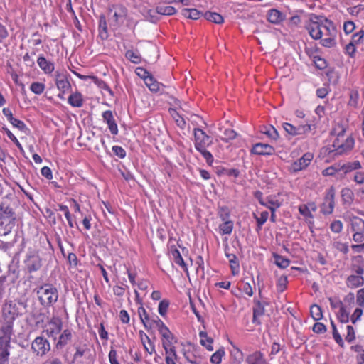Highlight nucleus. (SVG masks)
<instances>
[{"label":"nucleus","mask_w":364,"mask_h":364,"mask_svg":"<svg viewBox=\"0 0 364 364\" xmlns=\"http://www.w3.org/2000/svg\"><path fill=\"white\" fill-rule=\"evenodd\" d=\"M305 28L313 39L320 40L321 46L332 48L336 44L337 29L331 20L315 16L306 23Z\"/></svg>","instance_id":"f257e3e1"},{"label":"nucleus","mask_w":364,"mask_h":364,"mask_svg":"<svg viewBox=\"0 0 364 364\" xmlns=\"http://www.w3.org/2000/svg\"><path fill=\"white\" fill-rule=\"evenodd\" d=\"M344 126L337 124L332 131V134L336 136L333 141V149L336 154H344L350 151L354 146L355 141L351 136L345 134Z\"/></svg>","instance_id":"f03ea898"},{"label":"nucleus","mask_w":364,"mask_h":364,"mask_svg":"<svg viewBox=\"0 0 364 364\" xmlns=\"http://www.w3.org/2000/svg\"><path fill=\"white\" fill-rule=\"evenodd\" d=\"M193 135L195 149L202 154L208 165H212L214 160L213 156L207 150V147L212 143V139L200 128H195L193 129Z\"/></svg>","instance_id":"7ed1b4c3"},{"label":"nucleus","mask_w":364,"mask_h":364,"mask_svg":"<svg viewBox=\"0 0 364 364\" xmlns=\"http://www.w3.org/2000/svg\"><path fill=\"white\" fill-rule=\"evenodd\" d=\"M40 304L44 307L52 306L58 299V291L51 284H43L36 291Z\"/></svg>","instance_id":"20e7f679"},{"label":"nucleus","mask_w":364,"mask_h":364,"mask_svg":"<svg viewBox=\"0 0 364 364\" xmlns=\"http://www.w3.org/2000/svg\"><path fill=\"white\" fill-rule=\"evenodd\" d=\"M155 328L157 329L160 336L161 346L164 350L176 348L175 345L178 342L177 337L171 331L169 328L161 319L154 321Z\"/></svg>","instance_id":"39448f33"},{"label":"nucleus","mask_w":364,"mask_h":364,"mask_svg":"<svg viewBox=\"0 0 364 364\" xmlns=\"http://www.w3.org/2000/svg\"><path fill=\"white\" fill-rule=\"evenodd\" d=\"M18 307L13 301H6L2 307L1 325L14 328V322L18 316Z\"/></svg>","instance_id":"423d86ee"},{"label":"nucleus","mask_w":364,"mask_h":364,"mask_svg":"<svg viewBox=\"0 0 364 364\" xmlns=\"http://www.w3.org/2000/svg\"><path fill=\"white\" fill-rule=\"evenodd\" d=\"M16 215L13 208L6 203L0 205V225L4 226L6 233L15 225Z\"/></svg>","instance_id":"0eeeda50"},{"label":"nucleus","mask_w":364,"mask_h":364,"mask_svg":"<svg viewBox=\"0 0 364 364\" xmlns=\"http://www.w3.org/2000/svg\"><path fill=\"white\" fill-rule=\"evenodd\" d=\"M136 74L144 79L146 85L150 91H160L165 88V85L157 82L149 73L141 67H138L135 70Z\"/></svg>","instance_id":"6e6552de"},{"label":"nucleus","mask_w":364,"mask_h":364,"mask_svg":"<svg viewBox=\"0 0 364 364\" xmlns=\"http://www.w3.org/2000/svg\"><path fill=\"white\" fill-rule=\"evenodd\" d=\"M282 127L286 132L291 136L306 134L316 129L315 124L309 122H306L305 124H300L297 127L294 126L290 123L284 122L283 123Z\"/></svg>","instance_id":"1a4fd4ad"},{"label":"nucleus","mask_w":364,"mask_h":364,"mask_svg":"<svg viewBox=\"0 0 364 364\" xmlns=\"http://www.w3.org/2000/svg\"><path fill=\"white\" fill-rule=\"evenodd\" d=\"M31 350L37 356H43L50 350L48 341L43 336L36 337L31 343Z\"/></svg>","instance_id":"9d476101"},{"label":"nucleus","mask_w":364,"mask_h":364,"mask_svg":"<svg viewBox=\"0 0 364 364\" xmlns=\"http://www.w3.org/2000/svg\"><path fill=\"white\" fill-rule=\"evenodd\" d=\"M25 266L29 273L37 272L42 266V260L37 251H29L24 261Z\"/></svg>","instance_id":"9b49d317"},{"label":"nucleus","mask_w":364,"mask_h":364,"mask_svg":"<svg viewBox=\"0 0 364 364\" xmlns=\"http://www.w3.org/2000/svg\"><path fill=\"white\" fill-rule=\"evenodd\" d=\"M350 229L354 232L353 239L356 242L364 240V220L357 216L350 219Z\"/></svg>","instance_id":"f8f14e48"},{"label":"nucleus","mask_w":364,"mask_h":364,"mask_svg":"<svg viewBox=\"0 0 364 364\" xmlns=\"http://www.w3.org/2000/svg\"><path fill=\"white\" fill-rule=\"evenodd\" d=\"M257 194L259 195V203L269 208L270 210H276L277 208H279L283 203V199L282 198V193H277V195H271L266 198L265 200H264L261 195L262 193L260 192L257 193Z\"/></svg>","instance_id":"ddd939ff"},{"label":"nucleus","mask_w":364,"mask_h":364,"mask_svg":"<svg viewBox=\"0 0 364 364\" xmlns=\"http://www.w3.org/2000/svg\"><path fill=\"white\" fill-rule=\"evenodd\" d=\"M298 210L299 213L304 218L309 228H311V226L314 225L313 213L316 212L317 210L316 203L314 202H309L306 204H301L299 206Z\"/></svg>","instance_id":"4468645a"},{"label":"nucleus","mask_w":364,"mask_h":364,"mask_svg":"<svg viewBox=\"0 0 364 364\" xmlns=\"http://www.w3.org/2000/svg\"><path fill=\"white\" fill-rule=\"evenodd\" d=\"M314 159L311 152L305 153L299 159L293 162L289 168V171L296 173L305 169Z\"/></svg>","instance_id":"2eb2a0df"},{"label":"nucleus","mask_w":364,"mask_h":364,"mask_svg":"<svg viewBox=\"0 0 364 364\" xmlns=\"http://www.w3.org/2000/svg\"><path fill=\"white\" fill-rule=\"evenodd\" d=\"M13 328L11 326L1 325L0 327V350L9 351L11 336L13 335Z\"/></svg>","instance_id":"dca6fc26"},{"label":"nucleus","mask_w":364,"mask_h":364,"mask_svg":"<svg viewBox=\"0 0 364 364\" xmlns=\"http://www.w3.org/2000/svg\"><path fill=\"white\" fill-rule=\"evenodd\" d=\"M137 313L140 321L146 330L155 328V323H154V321H156V319H161L157 315L150 316L145 308L142 306L138 308Z\"/></svg>","instance_id":"f3484780"},{"label":"nucleus","mask_w":364,"mask_h":364,"mask_svg":"<svg viewBox=\"0 0 364 364\" xmlns=\"http://www.w3.org/2000/svg\"><path fill=\"white\" fill-rule=\"evenodd\" d=\"M62 328V321L58 317H52L49 321L46 328L43 331L49 337L55 336Z\"/></svg>","instance_id":"a211bd4d"},{"label":"nucleus","mask_w":364,"mask_h":364,"mask_svg":"<svg viewBox=\"0 0 364 364\" xmlns=\"http://www.w3.org/2000/svg\"><path fill=\"white\" fill-rule=\"evenodd\" d=\"M335 192L333 188H331L326 193L324 202L321 205V212L325 215L331 214L333 211L335 206Z\"/></svg>","instance_id":"6ab92c4d"},{"label":"nucleus","mask_w":364,"mask_h":364,"mask_svg":"<svg viewBox=\"0 0 364 364\" xmlns=\"http://www.w3.org/2000/svg\"><path fill=\"white\" fill-rule=\"evenodd\" d=\"M37 64L41 70L47 75L53 73L55 70L54 63L52 61L47 60L43 55L38 57Z\"/></svg>","instance_id":"aec40b11"},{"label":"nucleus","mask_w":364,"mask_h":364,"mask_svg":"<svg viewBox=\"0 0 364 364\" xmlns=\"http://www.w3.org/2000/svg\"><path fill=\"white\" fill-rule=\"evenodd\" d=\"M252 153L257 155H272L274 149L267 144L257 143L253 146Z\"/></svg>","instance_id":"412c9836"},{"label":"nucleus","mask_w":364,"mask_h":364,"mask_svg":"<svg viewBox=\"0 0 364 364\" xmlns=\"http://www.w3.org/2000/svg\"><path fill=\"white\" fill-rule=\"evenodd\" d=\"M286 15L276 9H269L267 14L268 21L273 24H279L285 19Z\"/></svg>","instance_id":"4be33fe9"},{"label":"nucleus","mask_w":364,"mask_h":364,"mask_svg":"<svg viewBox=\"0 0 364 364\" xmlns=\"http://www.w3.org/2000/svg\"><path fill=\"white\" fill-rule=\"evenodd\" d=\"M228 248H225V256L228 259L232 274L233 275H237L240 272V264L238 259L235 254L230 253L228 251Z\"/></svg>","instance_id":"5701e85b"},{"label":"nucleus","mask_w":364,"mask_h":364,"mask_svg":"<svg viewBox=\"0 0 364 364\" xmlns=\"http://www.w3.org/2000/svg\"><path fill=\"white\" fill-rule=\"evenodd\" d=\"M103 119L107 124L110 132L116 135L118 133V127L115 121L112 112L111 111H105L102 114Z\"/></svg>","instance_id":"b1692460"},{"label":"nucleus","mask_w":364,"mask_h":364,"mask_svg":"<svg viewBox=\"0 0 364 364\" xmlns=\"http://www.w3.org/2000/svg\"><path fill=\"white\" fill-rule=\"evenodd\" d=\"M364 284V278L360 275L352 274L346 279V286L350 289H355Z\"/></svg>","instance_id":"393cba45"},{"label":"nucleus","mask_w":364,"mask_h":364,"mask_svg":"<svg viewBox=\"0 0 364 364\" xmlns=\"http://www.w3.org/2000/svg\"><path fill=\"white\" fill-rule=\"evenodd\" d=\"M246 361L248 364H267L264 355L260 352H255L250 355Z\"/></svg>","instance_id":"a878e982"},{"label":"nucleus","mask_w":364,"mask_h":364,"mask_svg":"<svg viewBox=\"0 0 364 364\" xmlns=\"http://www.w3.org/2000/svg\"><path fill=\"white\" fill-rule=\"evenodd\" d=\"M361 164L358 161H350L341 165V169L344 173H348L353 171L359 170L361 168Z\"/></svg>","instance_id":"bb28decb"},{"label":"nucleus","mask_w":364,"mask_h":364,"mask_svg":"<svg viewBox=\"0 0 364 364\" xmlns=\"http://www.w3.org/2000/svg\"><path fill=\"white\" fill-rule=\"evenodd\" d=\"M200 343L204 346L208 350L213 351V339L208 336L207 333L204 331H200L199 333Z\"/></svg>","instance_id":"cd10ccee"},{"label":"nucleus","mask_w":364,"mask_h":364,"mask_svg":"<svg viewBox=\"0 0 364 364\" xmlns=\"http://www.w3.org/2000/svg\"><path fill=\"white\" fill-rule=\"evenodd\" d=\"M156 11L161 15L171 16L176 13V9L171 6L159 4L156 7Z\"/></svg>","instance_id":"c85d7f7f"},{"label":"nucleus","mask_w":364,"mask_h":364,"mask_svg":"<svg viewBox=\"0 0 364 364\" xmlns=\"http://www.w3.org/2000/svg\"><path fill=\"white\" fill-rule=\"evenodd\" d=\"M233 349L231 350V364H241L243 360L242 352L235 345H232Z\"/></svg>","instance_id":"c756f323"},{"label":"nucleus","mask_w":364,"mask_h":364,"mask_svg":"<svg viewBox=\"0 0 364 364\" xmlns=\"http://www.w3.org/2000/svg\"><path fill=\"white\" fill-rule=\"evenodd\" d=\"M233 225L232 220H225L219 225V233L222 235H230L233 230Z\"/></svg>","instance_id":"7c9ffc66"},{"label":"nucleus","mask_w":364,"mask_h":364,"mask_svg":"<svg viewBox=\"0 0 364 364\" xmlns=\"http://www.w3.org/2000/svg\"><path fill=\"white\" fill-rule=\"evenodd\" d=\"M253 217L257 223V230H259L262 229V225L267 221L269 213L267 211H262L259 214L254 213Z\"/></svg>","instance_id":"2f4dec72"},{"label":"nucleus","mask_w":364,"mask_h":364,"mask_svg":"<svg viewBox=\"0 0 364 364\" xmlns=\"http://www.w3.org/2000/svg\"><path fill=\"white\" fill-rule=\"evenodd\" d=\"M165 352V361L166 364H177L178 355L176 348H172L164 350Z\"/></svg>","instance_id":"473e14b6"},{"label":"nucleus","mask_w":364,"mask_h":364,"mask_svg":"<svg viewBox=\"0 0 364 364\" xmlns=\"http://www.w3.org/2000/svg\"><path fill=\"white\" fill-rule=\"evenodd\" d=\"M169 114L178 127L181 129L185 128L186 121L175 109H169Z\"/></svg>","instance_id":"72a5a7b5"},{"label":"nucleus","mask_w":364,"mask_h":364,"mask_svg":"<svg viewBox=\"0 0 364 364\" xmlns=\"http://www.w3.org/2000/svg\"><path fill=\"white\" fill-rule=\"evenodd\" d=\"M171 257H172L174 262L176 264L181 267L185 271L188 270L187 267H186V265L183 261V259L178 250L174 249V250H171Z\"/></svg>","instance_id":"f704fd0d"},{"label":"nucleus","mask_w":364,"mask_h":364,"mask_svg":"<svg viewBox=\"0 0 364 364\" xmlns=\"http://www.w3.org/2000/svg\"><path fill=\"white\" fill-rule=\"evenodd\" d=\"M182 14L191 19L197 20L202 16V13L196 9H183Z\"/></svg>","instance_id":"c9c22d12"},{"label":"nucleus","mask_w":364,"mask_h":364,"mask_svg":"<svg viewBox=\"0 0 364 364\" xmlns=\"http://www.w3.org/2000/svg\"><path fill=\"white\" fill-rule=\"evenodd\" d=\"M68 102L73 107H80L82 104V97L80 92H73L70 95Z\"/></svg>","instance_id":"e433bc0d"},{"label":"nucleus","mask_w":364,"mask_h":364,"mask_svg":"<svg viewBox=\"0 0 364 364\" xmlns=\"http://www.w3.org/2000/svg\"><path fill=\"white\" fill-rule=\"evenodd\" d=\"M99 36L102 39H106L108 37L107 22L104 16H101L100 18Z\"/></svg>","instance_id":"4c0bfd02"},{"label":"nucleus","mask_w":364,"mask_h":364,"mask_svg":"<svg viewBox=\"0 0 364 364\" xmlns=\"http://www.w3.org/2000/svg\"><path fill=\"white\" fill-rule=\"evenodd\" d=\"M204 16L206 20L211 22L218 24L222 23L223 22V17L218 13L207 11L205 13Z\"/></svg>","instance_id":"58836bf2"},{"label":"nucleus","mask_w":364,"mask_h":364,"mask_svg":"<svg viewBox=\"0 0 364 364\" xmlns=\"http://www.w3.org/2000/svg\"><path fill=\"white\" fill-rule=\"evenodd\" d=\"M125 57L132 63L138 64L141 62V58L137 50H129L125 53Z\"/></svg>","instance_id":"ea45409f"},{"label":"nucleus","mask_w":364,"mask_h":364,"mask_svg":"<svg viewBox=\"0 0 364 364\" xmlns=\"http://www.w3.org/2000/svg\"><path fill=\"white\" fill-rule=\"evenodd\" d=\"M72 338V333L70 330L65 329L63 331L59 337V340L57 343V346H63L68 343V342Z\"/></svg>","instance_id":"a19ab883"},{"label":"nucleus","mask_w":364,"mask_h":364,"mask_svg":"<svg viewBox=\"0 0 364 364\" xmlns=\"http://www.w3.org/2000/svg\"><path fill=\"white\" fill-rule=\"evenodd\" d=\"M122 13L123 10L121 7L113 6L109 11V20H113L115 23H117L119 17L122 16Z\"/></svg>","instance_id":"79ce46f5"},{"label":"nucleus","mask_w":364,"mask_h":364,"mask_svg":"<svg viewBox=\"0 0 364 364\" xmlns=\"http://www.w3.org/2000/svg\"><path fill=\"white\" fill-rule=\"evenodd\" d=\"M273 257L274 258V263L279 268L285 269L289 267L290 262L288 259L277 254H274Z\"/></svg>","instance_id":"37998d69"},{"label":"nucleus","mask_w":364,"mask_h":364,"mask_svg":"<svg viewBox=\"0 0 364 364\" xmlns=\"http://www.w3.org/2000/svg\"><path fill=\"white\" fill-rule=\"evenodd\" d=\"M353 192L349 188H344L341 191V197L344 203L350 204L353 200Z\"/></svg>","instance_id":"c03bdc74"},{"label":"nucleus","mask_w":364,"mask_h":364,"mask_svg":"<svg viewBox=\"0 0 364 364\" xmlns=\"http://www.w3.org/2000/svg\"><path fill=\"white\" fill-rule=\"evenodd\" d=\"M170 302L168 299L161 300L158 306V313L160 316L165 318L167 315Z\"/></svg>","instance_id":"a18cd8bd"},{"label":"nucleus","mask_w":364,"mask_h":364,"mask_svg":"<svg viewBox=\"0 0 364 364\" xmlns=\"http://www.w3.org/2000/svg\"><path fill=\"white\" fill-rule=\"evenodd\" d=\"M2 130L4 132H5V133L7 135V136L9 138V139L11 141H12L16 144V146L18 147L19 151L21 153H23L24 152V149H23V146H22L21 144L19 142L18 139L12 134V132L6 127H2Z\"/></svg>","instance_id":"49530a36"},{"label":"nucleus","mask_w":364,"mask_h":364,"mask_svg":"<svg viewBox=\"0 0 364 364\" xmlns=\"http://www.w3.org/2000/svg\"><path fill=\"white\" fill-rule=\"evenodd\" d=\"M225 353L223 348L216 350L210 357V362L213 364H220Z\"/></svg>","instance_id":"de8ad7c7"},{"label":"nucleus","mask_w":364,"mask_h":364,"mask_svg":"<svg viewBox=\"0 0 364 364\" xmlns=\"http://www.w3.org/2000/svg\"><path fill=\"white\" fill-rule=\"evenodd\" d=\"M332 247L343 253H347L348 252V246L346 243L341 242L338 238L334 239L332 241Z\"/></svg>","instance_id":"09e8293b"},{"label":"nucleus","mask_w":364,"mask_h":364,"mask_svg":"<svg viewBox=\"0 0 364 364\" xmlns=\"http://www.w3.org/2000/svg\"><path fill=\"white\" fill-rule=\"evenodd\" d=\"M56 85L59 90H68L70 87V83L63 75H59L56 79Z\"/></svg>","instance_id":"8fccbe9b"},{"label":"nucleus","mask_w":364,"mask_h":364,"mask_svg":"<svg viewBox=\"0 0 364 364\" xmlns=\"http://www.w3.org/2000/svg\"><path fill=\"white\" fill-rule=\"evenodd\" d=\"M311 315L315 321H319L322 318L323 314L321 309L318 305H312L311 307Z\"/></svg>","instance_id":"3c124183"},{"label":"nucleus","mask_w":364,"mask_h":364,"mask_svg":"<svg viewBox=\"0 0 364 364\" xmlns=\"http://www.w3.org/2000/svg\"><path fill=\"white\" fill-rule=\"evenodd\" d=\"M339 171H341V165H334L325 168L322 171V174L324 176H333Z\"/></svg>","instance_id":"603ef678"},{"label":"nucleus","mask_w":364,"mask_h":364,"mask_svg":"<svg viewBox=\"0 0 364 364\" xmlns=\"http://www.w3.org/2000/svg\"><path fill=\"white\" fill-rule=\"evenodd\" d=\"M35 55H36L35 51H33L31 53L28 52L23 55V60L26 66L31 67V68L34 66L35 62L33 60V57Z\"/></svg>","instance_id":"864d4df0"},{"label":"nucleus","mask_w":364,"mask_h":364,"mask_svg":"<svg viewBox=\"0 0 364 364\" xmlns=\"http://www.w3.org/2000/svg\"><path fill=\"white\" fill-rule=\"evenodd\" d=\"M364 37V31L360 30L352 36V38L350 43L355 45L356 46L362 43Z\"/></svg>","instance_id":"5fc2aeb1"},{"label":"nucleus","mask_w":364,"mask_h":364,"mask_svg":"<svg viewBox=\"0 0 364 364\" xmlns=\"http://www.w3.org/2000/svg\"><path fill=\"white\" fill-rule=\"evenodd\" d=\"M287 282H288V281H287V276H284V275L281 276L278 279V281L277 283V291L279 292L284 291L287 288Z\"/></svg>","instance_id":"6e6d98bb"},{"label":"nucleus","mask_w":364,"mask_h":364,"mask_svg":"<svg viewBox=\"0 0 364 364\" xmlns=\"http://www.w3.org/2000/svg\"><path fill=\"white\" fill-rule=\"evenodd\" d=\"M313 62L315 66L319 70H323L327 66L326 60L320 56H314Z\"/></svg>","instance_id":"4d7b16f0"},{"label":"nucleus","mask_w":364,"mask_h":364,"mask_svg":"<svg viewBox=\"0 0 364 364\" xmlns=\"http://www.w3.org/2000/svg\"><path fill=\"white\" fill-rule=\"evenodd\" d=\"M363 314V311L362 309V307L358 306L355 308V309L354 310L350 316V320L352 323H355L358 321H360Z\"/></svg>","instance_id":"13d9d810"},{"label":"nucleus","mask_w":364,"mask_h":364,"mask_svg":"<svg viewBox=\"0 0 364 364\" xmlns=\"http://www.w3.org/2000/svg\"><path fill=\"white\" fill-rule=\"evenodd\" d=\"M58 210L63 213L65 217L66 218V219L69 223V225L70 227H73V223H72V220H71V215L69 211L68 207L67 205L60 204V205H58Z\"/></svg>","instance_id":"bf43d9fd"},{"label":"nucleus","mask_w":364,"mask_h":364,"mask_svg":"<svg viewBox=\"0 0 364 364\" xmlns=\"http://www.w3.org/2000/svg\"><path fill=\"white\" fill-rule=\"evenodd\" d=\"M330 228L332 232L339 233L343 230V223L339 220H333L330 225Z\"/></svg>","instance_id":"052dcab7"},{"label":"nucleus","mask_w":364,"mask_h":364,"mask_svg":"<svg viewBox=\"0 0 364 364\" xmlns=\"http://www.w3.org/2000/svg\"><path fill=\"white\" fill-rule=\"evenodd\" d=\"M356 304L360 307H364V288H361L356 292Z\"/></svg>","instance_id":"680f3d73"},{"label":"nucleus","mask_w":364,"mask_h":364,"mask_svg":"<svg viewBox=\"0 0 364 364\" xmlns=\"http://www.w3.org/2000/svg\"><path fill=\"white\" fill-rule=\"evenodd\" d=\"M112 150L120 159H124L126 156L125 149L120 146L114 145L112 146Z\"/></svg>","instance_id":"e2e57ef3"},{"label":"nucleus","mask_w":364,"mask_h":364,"mask_svg":"<svg viewBox=\"0 0 364 364\" xmlns=\"http://www.w3.org/2000/svg\"><path fill=\"white\" fill-rule=\"evenodd\" d=\"M355 338V330L352 326L348 325L346 326V340L350 343Z\"/></svg>","instance_id":"0e129e2a"},{"label":"nucleus","mask_w":364,"mask_h":364,"mask_svg":"<svg viewBox=\"0 0 364 364\" xmlns=\"http://www.w3.org/2000/svg\"><path fill=\"white\" fill-rule=\"evenodd\" d=\"M119 318L120 321L123 324H129V323L130 316L126 310L122 309L119 311Z\"/></svg>","instance_id":"69168bd1"},{"label":"nucleus","mask_w":364,"mask_h":364,"mask_svg":"<svg viewBox=\"0 0 364 364\" xmlns=\"http://www.w3.org/2000/svg\"><path fill=\"white\" fill-rule=\"evenodd\" d=\"M312 330L316 333L321 334L326 331V327L323 323L317 322L314 325Z\"/></svg>","instance_id":"338daca9"},{"label":"nucleus","mask_w":364,"mask_h":364,"mask_svg":"<svg viewBox=\"0 0 364 364\" xmlns=\"http://www.w3.org/2000/svg\"><path fill=\"white\" fill-rule=\"evenodd\" d=\"M9 122L14 127L18 128L21 131H23L26 128V126L25 123L23 121H21L20 119H16L15 117L11 119V121H10Z\"/></svg>","instance_id":"774afa93"}]
</instances>
